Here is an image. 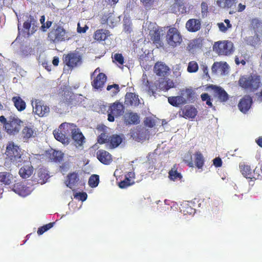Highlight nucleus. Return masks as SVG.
<instances>
[{
  "mask_svg": "<svg viewBox=\"0 0 262 262\" xmlns=\"http://www.w3.org/2000/svg\"><path fill=\"white\" fill-rule=\"evenodd\" d=\"M69 168V165L68 163H63L60 166V170L61 172L63 173L64 172L67 171Z\"/></svg>",
  "mask_w": 262,
  "mask_h": 262,
  "instance_id": "680f3d73",
  "label": "nucleus"
},
{
  "mask_svg": "<svg viewBox=\"0 0 262 262\" xmlns=\"http://www.w3.org/2000/svg\"><path fill=\"white\" fill-rule=\"evenodd\" d=\"M201 26L200 20L194 18L189 19L186 23V28L191 32H195L199 31Z\"/></svg>",
  "mask_w": 262,
  "mask_h": 262,
  "instance_id": "b1692460",
  "label": "nucleus"
},
{
  "mask_svg": "<svg viewBox=\"0 0 262 262\" xmlns=\"http://www.w3.org/2000/svg\"><path fill=\"white\" fill-rule=\"evenodd\" d=\"M219 28L223 32H225L227 31L228 28L226 26H225V24L223 23H220L218 24Z\"/></svg>",
  "mask_w": 262,
  "mask_h": 262,
  "instance_id": "0e129e2a",
  "label": "nucleus"
},
{
  "mask_svg": "<svg viewBox=\"0 0 262 262\" xmlns=\"http://www.w3.org/2000/svg\"><path fill=\"white\" fill-rule=\"evenodd\" d=\"M109 136L105 133H101L97 138V141L100 144L108 143L107 139Z\"/></svg>",
  "mask_w": 262,
  "mask_h": 262,
  "instance_id": "49530a36",
  "label": "nucleus"
},
{
  "mask_svg": "<svg viewBox=\"0 0 262 262\" xmlns=\"http://www.w3.org/2000/svg\"><path fill=\"white\" fill-rule=\"evenodd\" d=\"M197 113L198 111L194 107L187 105L181 110L180 116L186 119H193L196 116Z\"/></svg>",
  "mask_w": 262,
  "mask_h": 262,
  "instance_id": "a211bd4d",
  "label": "nucleus"
},
{
  "mask_svg": "<svg viewBox=\"0 0 262 262\" xmlns=\"http://www.w3.org/2000/svg\"><path fill=\"white\" fill-rule=\"evenodd\" d=\"M252 99L249 95H245L239 101L238 107L243 113H246L251 107Z\"/></svg>",
  "mask_w": 262,
  "mask_h": 262,
  "instance_id": "6ab92c4d",
  "label": "nucleus"
},
{
  "mask_svg": "<svg viewBox=\"0 0 262 262\" xmlns=\"http://www.w3.org/2000/svg\"><path fill=\"white\" fill-rule=\"evenodd\" d=\"M199 65L195 61H191L188 63L187 70L190 73H195L198 71Z\"/></svg>",
  "mask_w": 262,
  "mask_h": 262,
  "instance_id": "ea45409f",
  "label": "nucleus"
},
{
  "mask_svg": "<svg viewBox=\"0 0 262 262\" xmlns=\"http://www.w3.org/2000/svg\"><path fill=\"white\" fill-rule=\"evenodd\" d=\"M238 83L243 89L251 92H255L262 85L260 76L254 74L241 76Z\"/></svg>",
  "mask_w": 262,
  "mask_h": 262,
  "instance_id": "f257e3e1",
  "label": "nucleus"
},
{
  "mask_svg": "<svg viewBox=\"0 0 262 262\" xmlns=\"http://www.w3.org/2000/svg\"><path fill=\"white\" fill-rule=\"evenodd\" d=\"M99 182V177L97 174L92 175L89 180V185L91 187H96L98 186Z\"/></svg>",
  "mask_w": 262,
  "mask_h": 262,
  "instance_id": "58836bf2",
  "label": "nucleus"
},
{
  "mask_svg": "<svg viewBox=\"0 0 262 262\" xmlns=\"http://www.w3.org/2000/svg\"><path fill=\"white\" fill-rule=\"evenodd\" d=\"M154 70L158 76L165 77L169 71V68L161 62H157L154 66Z\"/></svg>",
  "mask_w": 262,
  "mask_h": 262,
  "instance_id": "393cba45",
  "label": "nucleus"
},
{
  "mask_svg": "<svg viewBox=\"0 0 262 262\" xmlns=\"http://www.w3.org/2000/svg\"><path fill=\"white\" fill-rule=\"evenodd\" d=\"M59 58L57 56H55L52 60V63L54 66H57L59 64Z\"/></svg>",
  "mask_w": 262,
  "mask_h": 262,
  "instance_id": "774afa93",
  "label": "nucleus"
},
{
  "mask_svg": "<svg viewBox=\"0 0 262 262\" xmlns=\"http://www.w3.org/2000/svg\"><path fill=\"white\" fill-rule=\"evenodd\" d=\"M168 101L171 105L175 107L186 103V100L184 97V93L182 92H181L180 96L169 97Z\"/></svg>",
  "mask_w": 262,
  "mask_h": 262,
  "instance_id": "5701e85b",
  "label": "nucleus"
},
{
  "mask_svg": "<svg viewBox=\"0 0 262 262\" xmlns=\"http://www.w3.org/2000/svg\"><path fill=\"white\" fill-rule=\"evenodd\" d=\"M113 89L112 93L113 95H116L119 92V86L117 84H114L112 85H108L107 86L106 90L110 91Z\"/></svg>",
  "mask_w": 262,
  "mask_h": 262,
  "instance_id": "8fccbe9b",
  "label": "nucleus"
},
{
  "mask_svg": "<svg viewBox=\"0 0 262 262\" xmlns=\"http://www.w3.org/2000/svg\"><path fill=\"white\" fill-rule=\"evenodd\" d=\"M49 158L53 162H60L63 159V154L60 151L51 150L49 154Z\"/></svg>",
  "mask_w": 262,
  "mask_h": 262,
  "instance_id": "72a5a7b5",
  "label": "nucleus"
},
{
  "mask_svg": "<svg viewBox=\"0 0 262 262\" xmlns=\"http://www.w3.org/2000/svg\"><path fill=\"white\" fill-rule=\"evenodd\" d=\"M181 92H182L184 93V96H185V98L186 100V102L188 101H190L193 99L194 92L192 90L187 89L185 90H182Z\"/></svg>",
  "mask_w": 262,
  "mask_h": 262,
  "instance_id": "c03bdc74",
  "label": "nucleus"
},
{
  "mask_svg": "<svg viewBox=\"0 0 262 262\" xmlns=\"http://www.w3.org/2000/svg\"><path fill=\"white\" fill-rule=\"evenodd\" d=\"M152 40L155 43H159L160 42V35L159 33H155Z\"/></svg>",
  "mask_w": 262,
  "mask_h": 262,
  "instance_id": "69168bd1",
  "label": "nucleus"
},
{
  "mask_svg": "<svg viewBox=\"0 0 262 262\" xmlns=\"http://www.w3.org/2000/svg\"><path fill=\"white\" fill-rule=\"evenodd\" d=\"M237 0H217V5L222 8H232L235 7Z\"/></svg>",
  "mask_w": 262,
  "mask_h": 262,
  "instance_id": "473e14b6",
  "label": "nucleus"
},
{
  "mask_svg": "<svg viewBox=\"0 0 262 262\" xmlns=\"http://www.w3.org/2000/svg\"><path fill=\"white\" fill-rule=\"evenodd\" d=\"M37 176L38 177L37 182L41 184H45L49 178V174L47 172L46 170L43 169H39L38 170Z\"/></svg>",
  "mask_w": 262,
  "mask_h": 262,
  "instance_id": "f704fd0d",
  "label": "nucleus"
},
{
  "mask_svg": "<svg viewBox=\"0 0 262 262\" xmlns=\"http://www.w3.org/2000/svg\"><path fill=\"white\" fill-rule=\"evenodd\" d=\"M21 136L25 142L36 136V131L33 125L24 127L21 131Z\"/></svg>",
  "mask_w": 262,
  "mask_h": 262,
  "instance_id": "412c9836",
  "label": "nucleus"
},
{
  "mask_svg": "<svg viewBox=\"0 0 262 262\" xmlns=\"http://www.w3.org/2000/svg\"><path fill=\"white\" fill-rule=\"evenodd\" d=\"M209 88L213 90L215 96L221 102H226L229 99L228 94L222 88L214 85H211Z\"/></svg>",
  "mask_w": 262,
  "mask_h": 262,
  "instance_id": "aec40b11",
  "label": "nucleus"
},
{
  "mask_svg": "<svg viewBox=\"0 0 262 262\" xmlns=\"http://www.w3.org/2000/svg\"><path fill=\"white\" fill-rule=\"evenodd\" d=\"M144 124L146 126L151 128L155 125V121L149 117H146L144 120Z\"/></svg>",
  "mask_w": 262,
  "mask_h": 262,
  "instance_id": "864d4df0",
  "label": "nucleus"
},
{
  "mask_svg": "<svg viewBox=\"0 0 262 262\" xmlns=\"http://www.w3.org/2000/svg\"><path fill=\"white\" fill-rule=\"evenodd\" d=\"M13 176L10 172H0V185H9L13 182Z\"/></svg>",
  "mask_w": 262,
  "mask_h": 262,
  "instance_id": "cd10ccee",
  "label": "nucleus"
},
{
  "mask_svg": "<svg viewBox=\"0 0 262 262\" xmlns=\"http://www.w3.org/2000/svg\"><path fill=\"white\" fill-rule=\"evenodd\" d=\"M107 141H108L107 144L112 148H116L121 144L122 139L118 135H113L109 136Z\"/></svg>",
  "mask_w": 262,
  "mask_h": 262,
  "instance_id": "7c9ffc66",
  "label": "nucleus"
},
{
  "mask_svg": "<svg viewBox=\"0 0 262 262\" xmlns=\"http://www.w3.org/2000/svg\"><path fill=\"white\" fill-rule=\"evenodd\" d=\"M213 163L215 167H220L222 165V161L220 157H216L213 160Z\"/></svg>",
  "mask_w": 262,
  "mask_h": 262,
  "instance_id": "bf43d9fd",
  "label": "nucleus"
},
{
  "mask_svg": "<svg viewBox=\"0 0 262 262\" xmlns=\"http://www.w3.org/2000/svg\"><path fill=\"white\" fill-rule=\"evenodd\" d=\"M6 159L11 163L17 166L23 165V158L22 152L19 146L15 144L13 142L8 143L5 151Z\"/></svg>",
  "mask_w": 262,
  "mask_h": 262,
  "instance_id": "7ed1b4c3",
  "label": "nucleus"
},
{
  "mask_svg": "<svg viewBox=\"0 0 262 262\" xmlns=\"http://www.w3.org/2000/svg\"><path fill=\"white\" fill-rule=\"evenodd\" d=\"M91 85L95 90H100L103 88L107 80L106 75L100 72L99 68H96L91 74Z\"/></svg>",
  "mask_w": 262,
  "mask_h": 262,
  "instance_id": "423d86ee",
  "label": "nucleus"
},
{
  "mask_svg": "<svg viewBox=\"0 0 262 262\" xmlns=\"http://www.w3.org/2000/svg\"><path fill=\"white\" fill-rule=\"evenodd\" d=\"M123 105L119 101L111 104L108 110V118L110 122H113L115 120V117H118L121 116L124 112Z\"/></svg>",
  "mask_w": 262,
  "mask_h": 262,
  "instance_id": "9d476101",
  "label": "nucleus"
},
{
  "mask_svg": "<svg viewBox=\"0 0 262 262\" xmlns=\"http://www.w3.org/2000/svg\"><path fill=\"white\" fill-rule=\"evenodd\" d=\"M142 5L146 8H150L157 0H140Z\"/></svg>",
  "mask_w": 262,
  "mask_h": 262,
  "instance_id": "09e8293b",
  "label": "nucleus"
},
{
  "mask_svg": "<svg viewBox=\"0 0 262 262\" xmlns=\"http://www.w3.org/2000/svg\"><path fill=\"white\" fill-rule=\"evenodd\" d=\"M54 223H50L45 225H43L38 229L37 234L38 235H41L46 231L51 229L54 225Z\"/></svg>",
  "mask_w": 262,
  "mask_h": 262,
  "instance_id": "79ce46f5",
  "label": "nucleus"
},
{
  "mask_svg": "<svg viewBox=\"0 0 262 262\" xmlns=\"http://www.w3.org/2000/svg\"><path fill=\"white\" fill-rule=\"evenodd\" d=\"M157 84L159 89L162 91H166V89L167 86L164 79H162L161 81H159Z\"/></svg>",
  "mask_w": 262,
  "mask_h": 262,
  "instance_id": "13d9d810",
  "label": "nucleus"
},
{
  "mask_svg": "<svg viewBox=\"0 0 262 262\" xmlns=\"http://www.w3.org/2000/svg\"><path fill=\"white\" fill-rule=\"evenodd\" d=\"M27 19L23 24V34L24 36L29 37L37 30V21L33 16H27Z\"/></svg>",
  "mask_w": 262,
  "mask_h": 262,
  "instance_id": "6e6552de",
  "label": "nucleus"
},
{
  "mask_svg": "<svg viewBox=\"0 0 262 262\" xmlns=\"http://www.w3.org/2000/svg\"><path fill=\"white\" fill-rule=\"evenodd\" d=\"M81 60V57L77 53L71 52L63 57V62L70 68L76 67Z\"/></svg>",
  "mask_w": 262,
  "mask_h": 262,
  "instance_id": "9b49d317",
  "label": "nucleus"
},
{
  "mask_svg": "<svg viewBox=\"0 0 262 262\" xmlns=\"http://www.w3.org/2000/svg\"><path fill=\"white\" fill-rule=\"evenodd\" d=\"M72 139L74 140L75 145L81 146L84 142L85 138L78 128L74 130L71 135Z\"/></svg>",
  "mask_w": 262,
  "mask_h": 262,
  "instance_id": "c85d7f7f",
  "label": "nucleus"
},
{
  "mask_svg": "<svg viewBox=\"0 0 262 262\" xmlns=\"http://www.w3.org/2000/svg\"><path fill=\"white\" fill-rule=\"evenodd\" d=\"M111 35V33L108 30L106 29H98L94 34V38L98 41L105 40L108 36Z\"/></svg>",
  "mask_w": 262,
  "mask_h": 262,
  "instance_id": "bb28decb",
  "label": "nucleus"
},
{
  "mask_svg": "<svg viewBox=\"0 0 262 262\" xmlns=\"http://www.w3.org/2000/svg\"><path fill=\"white\" fill-rule=\"evenodd\" d=\"M215 67L217 68H221L223 71H225V69L228 68V65L226 62L223 63L221 62H214L212 66V69H214Z\"/></svg>",
  "mask_w": 262,
  "mask_h": 262,
  "instance_id": "603ef678",
  "label": "nucleus"
},
{
  "mask_svg": "<svg viewBox=\"0 0 262 262\" xmlns=\"http://www.w3.org/2000/svg\"><path fill=\"white\" fill-rule=\"evenodd\" d=\"M201 13L203 17H206L208 12V5L204 2H203L201 5Z\"/></svg>",
  "mask_w": 262,
  "mask_h": 262,
  "instance_id": "de8ad7c7",
  "label": "nucleus"
},
{
  "mask_svg": "<svg viewBox=\"0 0 262 262\" xmlns=\"http://www.w3.org/2000/svg\"><path fill=\"white\" fill-rule=\"evenodd\" d=\"M194 163L192 161H186V163L187 164V165L190 167H193L194 165L198 168L202 169L204 165V158L202 154L200 151H196L194 154Z\"/></svg>",
  "mask_w": 262,
  "mask_h": 262,
  "instance_id": "4468645a",
  "label": "nucleus"
},
{
  "mask_svg": "<svg viewBox=\"0 0 262 262\" xmlns=\"http://www.w3.org/2000/svg\"><path fill=\"white\" fill-rule=\"evenodd\" d=\"M77 127L74 123L64 122L60 125L57 130L53 131V135L57 140L64 144H68L69 137L72 135Z\"/></svg>",
  "mask_w": 262,
  "mask_h": 262,
  "instance_id": "f03ea898",
  "label": "nucleus"
},
{
  "mask_svg": "<svg viewBox=\"0 0 262 262\" xmlns=\"http://www.w3.org/2000/svg\"><path fill=\"white\" fill-rule=\"evenodd\" d=\"M125 103L127 105L137 106L140 104L138 95L133 93H127L125 98Z\"/></svg>",
  "mask_w": 262,
  "mask_h": 262,
  "instance_id": "a878e982",
  "label": "nucleus"
},
{
  "mask_svg": "<svg viewBox=\"0 0 262 262\" xmlns=\"http://www.w3.org/2000/svg\"><path fill=\"white\" fill-rule=\"evenodd\" d=\"M0 121L3 124L6 132L9 135H15L18 133L20 129L21 123L23 122L18 118L11 117L7 120L4 116H0Z\"/></svg>",
  "mask_w": 262,
  "mask_h": 262,
  "instance_id": "20e7f679",
  "label": "nucleus"
},
{
  "mask_svg": "<svg viewBox=\"0 0 262 262\" xmlns=\"http://www.w3.org/2000/svg\"><path fill=\"white\" fill-rule=\"evenodd\" d=\"M96 157L98 160L105 165L110 164L113 161L112 155L104 149H99L96 152Z\"/></svg>",
  "mask_w": 262,
  "mask_h": 262,
  "instance_id": "f3484780",
  "label": "nucleus"
},
{
  "mask_svg": "<svg viewBox=\"0 0 262 262\" xmlns=\"http://www.w3.org/2000/svg\"><path fill=\"white\" fill-rule=\"evenodd\" d=\"M129 180L126 178L125 180L122 181L119 183V186L121 188H125L130 185Z\"/></svg>",
  "mask_w": 262,
  "mask_h": 262,
  "instance_id": "6e6d98bb",
  "label": "nucleus"
},
{
  "mask_svg": "<svg viewBox=\"0 0 262 262\" xmlns=\"http://www.w3.org/2000/svg\"><path fill=\"white\" fill-rule=\"evenodd\" d=\"M145 85L148 89V92L149 93H151L153 95L156 93V91L159 89L157 83L156 84H150L148 80L145 82Z\"/></svg>",
  "mask_w": 262,
  "mask_h": 262,
  "instance_id": "37998d69",
  "label": "nucleus"
},
{
  "mask_svg": "<svg viewBox=\"0 0 262 262\" xmlns=\"http://www.w3.org/2000/svg\"><path fill=\"white\" fill-rule=\"evenodd\" d=\"M141 134V131L137 130L132 133V136L136 141L140 142L144 139V137Z\"/></svg>",
  "mask_w": 262,
  "mask_h": 262,
  "instance_id": "3c124183",
  "label": "nucleus"
},
{
  "mask_svg": "<svg viewBox=\"0 0 262 262\" xmlns=\"http://www.w3.org/2000/svg\"><path fill=\"white\" fill-rule=\"evenodd\" d=\"M100 23L102 25L107 24L110 28H114L117 23V18L113 13L104 14L100 19Z\"/></svg>",
  "mask_w": 262,
  "mask_h": 262,
  "instance_id": "2eb2a0df",
  "label": "nucleus"
},
{
  "mask_svg": "<svg viewBox=\"0 0 262 262\" xmlns=\"http://www.w3.org/2000/svg\"><path fill=\"white\" fill-rule=\"evenodd\" d=\"M52 21L50 20H47L46 23L43 24V25H41L40 29L43 32H45L47 31L48 29L50 28L52 24Z\"/></svg>",
  "mask_w": 262,
  "mask_h": 262,
  "instance_id": "4d7b16f0",
  "label": "nucleus"
},
{
  "mask_svg": "<svg viewBox=\"0 0 262 262\" xmlns=\"http://www.w3.org/2000/svg\"><path fill=\"white\" fill-rule=\"evenodd\" d=\"M113 59V61L118 64L119 67H120L121 66H123L124 63V59L122 54H115L114 56Z\"/></svg>",
  "mask_w": 262,
  "mask_h": 262,
  "instance_id": "a19ab883",
  "label": "nucleus"
},
{
  "mask_svg": "<svg viewBox=\"0 0 262 262\" xmlns=\"http://www.w3.org/2000/svg\"><path fill=\"white\" fill-rule=\"evenodd\" d=\"M24 166L19 170V174L23 179L29 178L33 173V167L30 161L23 160Z\"/></svg>",
  "mask_w": 262,
  "mask_h": 262,
  "instance_id": "ddd939ff",
  "label": "nucleus"
},
{
  "mask_svg": "<svg viewBox=\"0 0 262 262\" xmlns=\"http://www.w3.org/2000/svg\"><path fill=\"white\" fill-rule=\"evenodd\" d=\"M124 122L126 124H138L140 123V117L136 113L127 112L124 116Z\"/></svg>",
  "mask_w": 262,
  "mask_h": 262,
  "instance_id": "4be33fe9",
  "label": "nucleus"
},
{
  "mask_svg": "<svg viewBox=\"0 0 262 262\" xmlns=\"http://www.w3.org/2000/svg\"><path fill=\"white\" fill-rule=\"evenodd\" d=\"M33 112L39 117L46 116L50 112V108L47 105H45L43 102L38 99H36L34 103H32Z\"/></svg>",
  "mask_w": 262,
  "mask_h": 262,
  "instance_id": "f8f14e48",
  "label": "nucleus"
},
{
  "mask_svg": "<svg viewBox=\"0 0 262 262\" xmlns=\"http://www.w3.org/2000/svg\"><path fill=\"white\" fill-rule=\"evenodd\" d=\"M165 81L167 86V88L166 89V91H168L169 89L174 87V83L172 80H171L170 79H168Z\"/></svg>",
  "mask_w": 262,
  "mask_h": 262,
  "instance_id": "e2e57ef3",
  "label": "nucleus"
},
{
  "mask_svg": "<svg viewBox=\"0 0 262 262\" xmlns=\"http://www.w3.org/2000/svg\"><path fill=\"white\" fill-rule=\"evenodd\" d=\"M12 101L14 103L15 107L19 111H23L25 110L26 104L19 96H14L12 98Z\"/></svg>",
  "mask_w": 262,
  "mask_h": 262,
  "instance_id": "2f4dec72",
  "label": "nucleus"
},
{
  "mask_svg": "<svg viewBox=\"0 0 262 262\" xmlns=\"http://www.w3.org/2000/svg\"><path fill=\"white\" fill-rule=\"evenodd\" d=\"M63 101L68 106H76L77 104L76 97L73 94L70 95L69 98H64Z\"/></svg>",
  "mask_w": 262,
  "mask_h": 262,
  "instance_id": "c9c22d12",
  "label": "nucleus"
},
{
  "mask_svg": "<svg viewBox=\"0 0 262 262\" xmlns=\"http://www.w3.org/2000/svg\"><path fill=\"white\" fill-rule=\"evenodd\" d=\"M88 29L89 27L86 25H85L83 27H80L79 23L78 24L77 29V32L79 33H84L86 32Z\"/></svg>",
  "mask_w": 262,
  "mask_h": 262,
  "instance_id": "052dcab7",
  "label": "nucleus"
},
{
  "mask_svg": "<svg viewBox=\"0 0 262 262\" xmlns=\"http://www.w3.org/2000/svg\"><path fill=\"white\" fill-rule=\"evenodd\" d=\"M213 50L219 55L228 56L233 52V45L228 40L219 41L213 45Z\"/></svg>",
  "mask_w": 262,
  "mask_h": 262,
  "instance_id": "0eeeda50",
  "label": "nucleus"
},
{
  "mask_svg": "<svg viewBox=\"0 0 262 262\" xmlns=\"http://www.w3.org/2000/svg\"><path fill=\"white\" fill-rule=\"evenodd\" d=\"M241 172L246 178L252 179V172L250 167L248 165H244L241 167Z\"/></svg>",
  "mask_w": 262,
  "mask_h": 262,
  "instance_id": "4c0bfd02",
  "label": "nucleus"
},
{
  "mask_svg": "<svg viewBox=\"0 0 262 262\" xmlns=\"http://www.w3.org/2000/svg\"><path fill=\"white\" fill-rule=\"evenodd\" d=\"M88 195L86 192H78L74 195L75 198H78L82 201H84L87 199Z\"/></svg>",
  "mask_w": 262,
  "mask_h": 262,
  "instance_id": "5fc2aeb1",
  "label": "nucleus"
},
{
  "mask_svg": "<svg viewBox=\"0 0 262 262\" xmlns=\"http://www.w3.org/2000/svg\"><path fill=\"white\" fill-rule=\"evenodd\" d=\"M166 40L169 46L176 47L182 42V36L177 29L170 28L166 35Z\"/></svg>",
  "mask_w": 262,
  "mask_h": 262,
  "instance_id": "1a4fd4ad",
  "label": "nucleus"
},
{
  "mask_svg": "<svg viewBox=\"0 0 262 262\" xmlns=\"http://www.w3.org/2000/svg\"><path fill=\"white\" fill-rule=\"evenodd\" d=\"M79 181V177L78 173L76 172H73L68 174L66 184L67 187L72 189L74 187L76 184Z\"/></svg>",
  "mask_w": 262,
  "mask_h": 262,
  "instance_id": "c756f323",
  "label": "nucleus"
},
{
  "mask_svg": "<svg viewBox=\"0 0 262 262\" xmlns=\"http://www.w3.org/2000/svg\"><path fill=\"white\" fill-rule=\"evenodd\" d=\"M12 190L16 193L24 197L29 195L31 192V190L29 187L21 183L14 184Z\"/></svg>",
  "mask_w": 262,
  "mask_h": 262,
  "instance_id": "dca6fc26",
  "label": "nucleus"
},
{
  "mask_svg": "<svg viewBox=\"0 0 262 262\" xmlns=\"http://www.w3.org/2000/svg\"><path fill=\"white\" fill-rule=\"evenodd\" d=\"M168 174L169 178L173 181H175L178 179L181 180L182 178L181 174L178 172L177 170L174 169V167L169 170Z\"/></svg>",
  "mask_w": 262,
  "mask_h": 262,
  "instance_id": "e433bc0d",
  "label": "nucleus"
},
{
  "mask_svg": "<svg viewBox=\"0 0 262 262\" xmlns=\"http://www.w3.org/2000/svg\"><path fill=\"white\" fill-rule=\"evenodd\" d=\"M201 97L203 101H206L207 100H208L210 98V96L207 93H203L201 94Z\"/></svg>",
  "mask_w": 262,
  "mask_h": 262,
  "instance_id": "338daca9",
  "label": "nucleus"
},
{
  "mask_svg": "<svg viewBox=\"0 0 262 262\" xmlns=\"http://www.w3.org/2000/svg\"><path fill=\"white\" fill-rule=\"evenodd\" d=\"M202 45V40L200 39L193 40L189 45V47L191 49H195L201 48Z\"/></svg>",
  "mask_w": 262,
  "mask_h": 262,
  "instance_id": "a18cd8bd",
  "label": "nucleus"
},
{
  "mask_svg": "<svg viewBox=\"0 0 262 262\" xmlns=\"http://www.w3.org/2000/svg\"><path fill=\"white\" fill-rule=\"evenodd\" d=\"M48 40L53 43H57L66 40H69L66 30L61 26L54 25L48 35Z\"/></svg>",
  "mask_w": 262,
  "mask_h": 262,
  "instance_id": "39448f33",
  "label": "nucleus"
}]
</instances>
